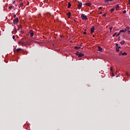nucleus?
Masks as SVG:
<instances>
[{
    "label": "nucleus",
    "instance_id": "obj_1",
    "mask_svg": "<svg viewBox=\"0 0 130 130\" xmlns=\"http://www.w3.org/2000/svg\"><path fill=\"white\" fill-rule=\"evenodd\" d=\"M18 23H19V18H18V17H17L14 19L13 24L14 25H17V24H18Z\"/></svg>",
    "mask_w": 130,
    "mask_h": 130
},
{
    "label": "nucleus",
    "instance_id": "obj_2",
    "mask_svg": "<svg viewBox=\"0 0 130 130\" xmlns=\"http://www.w3.org/2000/svg\"><path fill=\"white\" fill-rule=\"evenodd\" d=\"M81 18L82 20H88V17H87V16L85 15L84 14L81 15Z\"/></svg>",
    "mask_w": 130,
    "mask_h": 130
},
{
    "label": "nucleus",
    "instance_id": "obj_3",
    "mask_svg": "<svg viewBox=\"0 0 130 130\" xmlns=\"http://www.w3.org/2000/svg\"><path fill=\"white\" fill-rule=\"evenodd\" d=\"M29 33L30 35V37H33L34 36V31L33 30H30Z\"/></svg>",
    "mask_w": 130,
    "mask_h": 130
},
{
    "label": "nucleus",
    "instance_id": "obj_4",
    "mask_svg": "<svg viewBox=\"0 0 130 130\" xmlns=\"http://www.w3.org/2000/svg\"><path fill=\"white\" fill-rule=\"evenodd\" d=\"M82 6H83V3H82V2H79L78 6V9H81V8H82Z\"/></svg>",
    "mask_w": 130,
    "mask_h": 130
},
{
    "label": "nucleus",
    "instance_id": "obj_5",
    "mask_svg": "<svg viewBox=\"0 0 130 130\" xmlns=\"http://www.w3.org/2000/svg\"><path fill=\"white\" fill-rule=\"evenodd\" d=\"M113 69H114V68H113L112 67H111L110 68V71H111V73H112V74L113 75V77H114V76H115V75H114V74L113 73Z\"/></svg>",
    "mask_w": 130,
    "mask_h": 130
},
{
    "label": "nucleus",
    "instance_id": "obj_6",
    "mask_svg": "<svg viewBox=\"0 0 130 130\" xmlns=\"http://www.w3.org/2000/svg\"><path fill=\"white\" fill-rule=\"evenodd\" d=\"M105 3L108 4L109 2H113L114 0H104Z\"/></svg>",
    "mask_w": 130,
    "mask_h": 130
},
{
    "label": "nucleus",
    "instance_id": "obj_7",
    "mask_svg": "<svg viewBox=\"0 0 130 130\" xmlns=\"http://www.w3.org/2000/svg\"><path fill=\"white\" fill-rule=\"evenodd\" d=\"M94 30H95V27L92 26V27L91 28V34L94 32Z\"/></svg>",
    "mask_w": 130,
    "mask_h": 130
},
{
    "label": "nucleus",
    "instance_id": "obj_8",
    "mask_svg": "<svg viewBox=\"0 0 130 130\" xmlns=\"http://www.w3.org/2000/svg\"><path fill=\"white\" fill-rule=\"evenodd\" d=\"M98 50H99V51H101V52H102V51L103 50V49H102V48H101V47L99 46L98 47Z\"/></svg>",
    "mask_w": 130,
    "mask_h": 130
},
{
    "label": "nucleus",
    "instance_id": "obj_9",
    "mask_svg": "<svg viewBox=\"0 0 130 130\" xmlns=\"http://www.w3.org/2000/svg\"><path fill=\"white\" fill-rule=\"evenodd\" d=\"M82 56H84V54L79 52V54L78 55V57H82Z\"/></svg>",
    "mask_w": 130,
    "mask_h": 130
},
{
    "label": "nucleus",
    "instance_id": "obj_10",
    "mask_svg": "<svg viewBox=\"0 0 130 130\" xmlns=\"http://www.w3.org/2000/svg\"><path fill=\"white\" fill-rule=\"evenodd\" d=\"M116 11H118V10H119V5L117 4L116 6Z\"/></svg>",
    "mask_w": 130,
    "mask_h": 130
},
{
    "label": "nucleus",
    "instance_id": "obj_11",
    "mask_svg": "<svg viewBox=\"0 0 130 130\" xmlns=\"http://www.w3.org/2000/svg\"><path fill=\"white\" fill-rule=\"evenodd\" d=\"M125 32H126V31H129V27L127 26L125 28Z\"/></svg>",
    "mask_w": 130,
    "mask_h": 130
},
{
    "label": "nucleus",
    "instance_id": "obj_12",
    "mask_svg": "<svg viewBox=\"0 0 130 130\" xmlns=\"http://www.w3.org/2000/svg\"><path fill=\"white\" fill-rule=\"evenodd\" d=\"M18 44H22V46H24V45H24V42H22V41H19L18 42Z\"/></svg>",
    "mask_w": 130,
    "mask_h": 130
},
{
    "label": "nucleus",
    "instance_id": "obj_13",
    "mask_svg": "<svg viewBox=\"0 0 130 130\" xmlns=\"http://www.w3.org/2000/svg\"><path fill=\"white\" fill-rule=\"evenodd\" d=\"M67 15L68 18H71V12H69V13H67Z\"/></svg>",
    "mask_w": 130,
    "mask_h": 130
},
{
    "label": "nucleus",
    "instance_id": "obj_14",
    "mask_svg": "<svg viewBox=\"0 0 130 130\" xmlns=\"http://www.w3.org/2000/svg\"><path fill=\"white\" fill-rule=\"evenodd\" d=\"M120 33H125V30L124 29H122L119 31Z\"/></svg>",
    "mask_w": 130,
    "mask_h": 130
},
{
    "label": "nucleus",
    "instance_id": "obj_15",
    "mask_svg": "<svg viewBox=\"0 0 130 130\" xmlns=\"http://www.w3.org/2000/svg\"><path fill=\"white\" fill-rule=\"evenodd\" d=\"M124 43H125V41H123L120 42V44H121V45H123V44H124Z\"/></svg>",
    "mask_w": 130,
    "mask_h": 130
},
{
    "label": "nucleus",
    "instance_id": "obj_16",
    "mask_svg": "<svg viewBox=\"0 0 130 130\" xmlns=\"http://www.w3.org/2000/svg\"><path fill=\"white\" fill-rule=\"evenodd\" d=\"M24 6V3H21L19 5V8H21V7H23Z\"/></svg>",
    "mask_w": 130,
    "mask_h": 130
},
{
    "label": "nucleus",
    "instance_id": "obj_17",
    "mask_svg": "<svg viewBox=\"0 0 130 130\" xmlns=\"http://www.w3.org/2000/svg\"><path fill=\"white\" fill-rule=\"evenodd\" d=\"M115 45H116V48H121V47H120V46H118V44H117V43H116L115 44Z\"/></svg>",
    "mask_w": 130,
    "mask_h": 130
},
{
    "label": "nucleus",
    "instance_id": "obj_18",
    "mask_svg": "<svg viewBox=\"0 0 130 130\" xmlns=\"http://www.w3.org/2000/svg\"><path fill=\"white\" fill-rule=\"evenodd\" d=\"M72 6V5L71 4V3L70 2L68 3V9L71 8V7Z\"/></svg>",
    "mask_w": 130,
    "mask_h": 130
},
{
    "label": "nucleus",
    "instance_id": "obj_19",
    "mask_svg": "<svg viewBox=\"0 0 130 130\" xmlns=\"http://www.w3.org/2000/svg\"><path fill=\"white\" fill-rule=\"evenodd\" d=\"M85 6H87V7H90L91 6V4L90 3H86Z\"/></svg>",
    "mask_w": 130,
    "mask_h": 130
},
{
    "label": "nucleus",
    "instance_id": "obj_20",
    "mask_svg": "<svg viewBox=\"0 0 130 130\" xmlns=\"http://www.w3.org/2000/svg\"><path fill=\"white\" fill-rule=\"evenodd\" d=\"M81 48V47H78V46H75V49H80Z\"/></svg>",
    "mask_w": 130,
    "mask_h": 130
},
{
    "label": "nucleus",
    "instance_id": "obj_21",
    "mask_svg": "<svg viewBox=\"0 0 130 130\" xmlns=\"http://www.w3.org/2000/svg\"><path fill=\"white\" fill-rule=\"evenodd\" d=\"M21 51V48H18L16 49V52H19Z\"/></svg>",
    "mask_w": 130,
    "mask_h": 130
},
{
    "label": "nucleus",
    "instance_id": "obj_22",
    "mask_svg": "<svg viewBox=\"0 0 130 130\" xmlns=\"http://www.w3.org/2000/svg\"><path fill=\"white\" fill-rule=\"evenodd\" d=\"M121 55H127V53L125 52L122 53Z\"/></svg>",
    "mask_w": 130,
    "mask_h": 130
},
{
    "label": "nucleus",
    "instance_id": "obj_23",
    "mask_svg": "<svg viewBox=\"0 0 130 130\" xmlns=\"http://www.w3.org/2000/svg\"><path fill=\"white\" fill-rule=\"evenodd\" d=\"M114 10H115L114 8H112V9H111L110 10V12H111V13H113V11H114Z\"/></svg>",
    "mask_w": 130,
    "mask_h": 130
},
{
    "label": "nucleus",
    "instance_id": "obj_24",
    "mask_svg": "<svg viewBox=\"0 0 130 130\" xmlns=\"http://www.w3.org/2000/svg\"><path fill=\"white\" fill-rule=\"evenodd\" d=\"M120 35V32L119 31V33L116 36V37H118Z\"/></svg>",
    "mask_w": 130,
    "mask_h": 130
},
{
    "label": "nucleus",
    "instance_id": "obj_25",
    "mask_svg": "<svg viewBox=\"0 0 130 130\" xmlns=\"http://www.w3.org/2000/svg\"><path fill=\"white\" fill-rule=\"evenodd\" d=\"M117 34V33L115 32L114 34L113 35V37H115V36H116V35Z\"/></svg>",
    "mask_w": 130,
    "mask_h": 130
},
{
    "label": "nucleus",
    "instance_id": "obj_26",
    "mask_svg": "<svg viewBox=\"0 0 130 130\" xmlns=\"http://www.w3.org/2000/svg\"><path fill=\"white\" fill-rule=\"evenodd\" d=\"M116 50L117 52H119V48H116Z\"/></svg>",
    "mask_w": 130,
    "mask_h": 130
},
{
    "label": "nucleus",
    "instance_id": "obj_27",
    "mask_svg": "<svg viewBox=\"0 0 130 130\" xmlns=\"http://www.w3.org/2000/svg\"><path fill=\"white\" fill-rule=\"evenodd\" d=\"M76 55H78L79 56V54H80L79 52H76Z\"/></svg>",
    "mask_w": 130,
    "mask_h": 130
},
{
    "label": "nucleus",
    "instance_id": "obj_28",
    "mask_svg": "<svg viewBox=\"0 0 130 130\" xmlns=\"http://www.w3.org/2000/svg\"><path fill=\"white\" fill-rule=\"evenodd\" d=\"M9 10H12V9H14V7H9Z\"/></svg>",
    "mask_w": 130,
    "mask_h": 130
},
{
    "label": "nucleus",
    "instance_id": "obj_29",
    "mask_svg": "<svg viewBox=\"0 0 130 130\" xmlns=\"http://www.w3.org/2000/svg\"><path fill=\"white\" fill-rule=\"evenodd\" d=\"M113 28V26H111V27H109V29H110L111 31V30H112Z\"/></svg>",
    "mask_w": 130,
    "mask_h": 130
},
{
    "label": "nucleus",
    "instance_id": "obj_30",
    "mask_svg": "<svg viewBox=\"0 0 130 130\" xmlns=\"http://www.w3.org/2000/svg\"><path fill=\"white\" fill-rule=\"evenodd\" d=\"M24 39H24V38L21 39L20 40V41H21V42H24Z\"/></svg>",
    "mask_w": 130,
    "mask_h": 130
},
{
    "label": "nucleus",
    "instance_id": "obj_31",
    "mask_svg": "<svg viewBox=\"0 0 130 130\" xmlns=\"http://www.w3.org/2000/svg\"><path fill=\"white\" fill-rule=\"evenodd\" d=\"M126 13V11L124 10V11H123V14H125Z\"/></svg>",
    "mask_w": 130,
    "mask_h": 130
},
{
    "label": "nucleus",
    "instance_id": "obj_32",
    "mask_svg": "<svg viewBox=\"0 0 130 130\" xmlns=\"http://www.w3.org/2000/svg\"><path fill=\"white\" fill-rule=\"evenodd\" d=\"M103 17H106V13L104 14L103 15Z\"/></svg>",
    "mask_w": 130,
    "mask_h": 130
},
{
    "label": "nucleus",
    "instance_id": "obj_33",
    "mask_svg": "<svg viewBox=\"0 0 130 130\" xmlns=\"http://www.w3.org/2000/svg\"><path fill=\"white\" fill-rule=\"evenodd\" d=\"M83 34H84V35H86V34H87V32H86V31H84V32H83Z\"/></svg>",
    "mask_w": 130,
    "mask_h": 130
},
{
    "label": "nucleus",
    "instance_id": "obj_34",
    "mask_svg": "<svg viewBox=\"0 0 130 130\" xmlns=\"http://www.w3.org/2000/svg\"><path fill=\"white\" fill-rule=\"evenodd\" d=\"M118 41H119V40H120V37H119L118 38Z\"/></svg>",
    "mask_w": 130,
    "mask_h": 130
},
{
    "label": "nucleus",
    "instance_id": "obj_35",
    "mask_svg": "<svg viewBox=\"0 0 130 130\" xmlns=\"http://www.w3.org/2000/svg\"><path fill=\"white\" fill-rule=\"evenodd\" d=\"M99 10H102V7H100V8H99Z\"/></svg>",
    "mask_w": 130,
    "mask_h": 130
},
{
    "label": "nucleus",
    "instance_id": "obj_36",
    "mask_svg": "<svg viewBox=\"0 0 130 130\" xmlns=\"http://www.w3.org/2000/svg\"><path fill=\"white\" fill-rule=\"evenodd\" d=\"M12 38H13V39H14V40H15V36H13L12 37Z\"/></svg>",
    "mask_w": 130,
    "mask_h": 130
},
{
    "label": "nucleus",
    "instance_id": "obj_37",
    "mask_svg": "<svg viewBox=\"0 0 130 130\" xmlns=\"http://www.w3.org/2000/svg\"><path fill=\"white\" fill-rule=\"evenodd\" d=\"M126 76H129V74H128V73H126Z\"/></svg>",
    "mask_w": 130,
    "mask_h": 130
},
{
    "label": "nucleus",
    "instance_id": "obj_38",
    "mask_svg": "<svg viewBox=\"0 0 130 130\" xmlns=\"http://www.w3.org/2000/svg\"><path fill=\"white\" fill-rule=\"evenodd\" d=\"M15 4H16V1H14V2L13 3V5H15Z\"/></svg>",
    "mask_w": 130,
    "mask_h": 130
},
{
    "label": "nucleus",
    "instance_id": "obj_39",
    "mask_svg": "<svg viewBox=\"0 0 130 130\" xmlns=\"http://www.w3.org/2000/svg\"><path fill=\"white\" fill-rule=\"evenodd\" d=\"M122 54V52H121L119 53V55H121Z\"/></svg>",
    "mask_w": 130,
    "mask_h": 130
},
{
    "label": "nucleus",
    "instance_id": "obj_40",
    "mask_svg": "<svg viewBox=\"0 0 130 130\" xmlns=\"http://www.w3.org/2000/svg\"><path fill=\"white\" fill-rule=\"evenodd\" d=\"M21 33H22V34H23V33H24V31H21Z\"/></svg>",
    "mask_w": 130,
    "mask_h": 130
},
{
    "label": "nucleus",
    "instance_id": "obj_41",
    "mask_svg": "<svg viewBox=\"0 0 130 130\" xmlns=\"http://www.w3.org/2000/svg\"><path fill=\"white\" fill-rule=\"evenodd\" d=\"M13 50H14V51H16V48H14Z\"/></svg>",
    "mask_w": 130,
    "mask_h": 130
},
{
    "label": "nucleus",
    "instance_id": "obj_42",
    "mask_svg": "<svg viewBox=\"0 0 130 130\" xmlns=\"http://www.w3.org/2000/svg\"><path fill=\"white\" fill-rule=\"evenodd\" d=\"M15 32H17V29H16V28H15Z\"/></svg>",
    "mask_w": 130,
    "mask_h": 130
},
{
    "label": "nucleus",
    "instance_id": "obj_43",
    "mask_svg": "<svg viewBox=\"0 0 130 130\" xmlns=\"http://www.w3.org/2000/svg\"><path fill=\"white\" fill-rule=\"evenodd\" d=\"M100 15H101V14H102V12L100 13Z\"/></svg>",
    "mask_w": 130,
    "mask_h": 130
},
{
    "label": "nucleus",
    "instance_id": "obj_44",
    "mask_svg": "<svg viewBox=\"0 0 130 130\" xmlns=\"http://www.w3.org/2000/svg\"><path fill=\"white\" fill-rule=\"evenodd\" d=\"M128 32V34H130V31L129 30Z\"/></svg>",
    "mask_w": 130,
    "mask_h": 130
},
{
    "label": "nucleus",
    "instance_id": "obj_45",
    "mask_svg": "<svg viewBox=\"0 0 130 130\" xmlns=\"http://www.w3.org/2000/svg\"><path fill=\"white\" fill-rule=\"evenodd\" d=\"M84 31L85 32H86L87 31V29H85Z\"/></svg>",
    "mask_w": 130,
    "mask_h": 130
},
{
    "label": "nucleus",
    "instance_id": "obj_46",
    "mask_svg": "<svg viewBox=\"0 0 130 130\" xmlns=\"http://www.w3.org/2000/svg\"><path fill=\"white\" fill-rule=\"evenodd\" d=\"M20 1V2H22V1H23V0H19Z\"/></svg>",
    "mask_w": 130,
    "mask_h": 130
},
{
    "label": "nucleus",
    "instance_id": "obj_47",
    "mask_svg": "<svg viewBox=\"0 0 130 130\" xmlns=\"http://www.w3.org/2000/svg\"><path fill=\"white\" fill-rule=\"evenodd\" d=\"M19 29H21V27H19Z\"/></svg>",
    "mask_w": 130,
    "mask_h": 130
},
{
    "label": "nucleus",
    "instance_id": "obj_48",
    "mask_svg": "<svg viewBox=\"0 0 130 130\" xmlns=\"http://www.w3.org/2000/svg\"><path fill=\"white\" fill-rule=\"evenodd\" d=\"M93 37H95V36H93Z\"/></svg>",
    "mask_w": 130,
    "mask_h": 130
},
{
    "label": "nucleus",
    "instance_id": "obj_49",
    "mask_svg": "<svg viewBox=\"0 0 130 130\" xmlns=\"http://www.w3.org/2000/svg\"><path fill=\"white\" fill-rule=\"evenodd\" d=\"M129 2L130 3V0H129Z\"/></svg>",
    "mask_w": 130,
    "mask_h": 130
},
{
    "label": "nucleus",
    "instance_id": "obj_50",
    "mask_svg": "<svg viewBox=\"0 0 130 130\" xmlns=\"http://www.w3.org/2000/svg\"><path fill=\"white\" fill-rule=\"evenodd\" d=\"M61 38H62V36H60Z\"/></svg>",
    "mask_w": 130,
    "mask_h": 130
},
{
    "label": "nucleus",
    "instance_id": "obj_51",
    "mask_svg": "<svg viewBox=\"0 0 130 130\" xmlns=\"http://www.w3.org/2000/svg\"><path fill=\"white\" fill-rule=\"evenodd\" d=\"M118 77V76H117L116 77Z\"/></svg>",
    "mask_w": 130,
    "mask_h": 130
}]
</instances>
